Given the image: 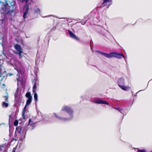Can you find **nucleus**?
<instances>
[{
  "label": "nucleus",
  "mask_w": 152,
  "mask_h": 152,
  "mask_svg": "<svg viewBox=\"0 0 152 152\" xmlns=\"http://www.w3.org/2000/svg\"><path fill=\"white\" fill-rule=\"evenodd\" d=\"M34 93V100H35L36 101H37L38 100V96L36 92Z\"/></svg>",
  "instance_id": "nucleus-19"
},
{
  "label": "nucleus",
  "mask_w": 152,
  "mask_h": 152,
  "mask_svg": "<svg viewBox=\"0 0 152 152\" xmlns=\"http://www.w3.org/2000/svg\"><path fill=\"white\" fill-rule=\"evenodd\" d=\"M28 106L27 105H26V104H25V107H24V108L23 109V110H22V112H26V107Z\"/></svg>",
  "instance_id": "nucleus-24"
},
{
  "label": "nucleus",
  "mask_w": 152,
  "mask_h": 152,
  "mask_svg": "<svg viewBox=\"0 0 152 152\" xmlns=\"http://www.w3.org/2000/svg\"><path fill=\"white\" fill-rule=\"evenodd\" d=\"M151 152H152V151H151Z\"/></svg>",
  "instance_id": "nucleus-35"
},
{
  "label": "nucleus",
  "mask_w": 152,
  "mask_h": 152,
  "mask_svg": "<svg viewBox=\"0 0 152 152\" xmlns=\"http://www.w3.org/2000/svg\"><path fill=\"white\" fill-rule=\"evenodd\" d=\"M85 23H86V22H85V23H84V24H85Z\"/></svg>",
  "instance_id": "nucleus-30"
},
{
  "label": "nucleus",
  "mask_w": 152,
  "mask_h": 152,
  "mask_svg": "<svg viewBox=\"0 0 152 152\" xmlns=\"http://www.w3.org/2000/svg\"><path fill=\"white\" fill-rule=\"evenodd\" d=\"M68 32L70 37L77 41L80 40L79 38L77 37L74 33L70 30H68Z\"/></svg>",
  "instance_id": "nucleus-8"
},
{
  "label": "nucleus",
  "mask_w": 152,
  "mask_h": 152,
  "mask_svg": "<svg viewBox=\"0 0 152 152\" xmlns=\"http://www.w3.org/2000/svg\"><path fill=\"white\" fill-rule=\"evenodd\" d=\"M32 122V121H31V119H30L29 121V124H30V123Z\"/></svg>",
  "instance_id": "nucleus-27"
},
{
  "label": "nucleus",
  "mask_w": 152,
  "mask_h": 152,
  "mask_svg": "<svg viewBox=\"0 0 152 152\" xmlns=\"http://www.w3.org/2000/svg\"><path fill=\"white\" fill-rule=\"evenodd\" d=\"M26 96L28 99H32V97L31 94V93L29 92H27L26 94Z\"/></svg>",
  "instance_id": "nucleus-17"
},
{
  "label": "nucleus",
  "mask_w": 152,
  "mask_h": 152,
  "mask_svg": "<svg viewBox=\"0 0 152 152\" xmlns=\"http://www.w3.org/2000/svg\"><path fill=\"white\" fill-rule=\"evenodd\" d=\"M54 116L57 118L59 120H63L65 121H66L67 120H68L69 119L68 118H63L61 117H60L58 116L57 114L56 113H54Z\"/></svg>",
  "instance_id": "nucleus-12"
},
{
  "label": "nucleus",
  "mask_w": 152,
  "mask_h": 152,
  "mask_svg": "<svg viewBox=\"0 0 152 152\" xmlns=\"http://www.w3.org/2000/svg\"><path fill=\"white\" fill-rule=\"evenodd\" d=\"M113 57L116 58L118 59H121L122 57L125 58L124 55L122 53H118L115 52L110 53L108 58H111Z\"/></svg>",
  "instance_id": "nucleus-3"
},
{
  "label": "nucleus",
  "mask_w": 152,
  "mask_h": 152,
  "mask_svg": "<svg viewBox=\"0 0 152 152\" xmlns=\"http://www.w3.org/2000/svg\"><path fill=\"white\" fill-rule=\"evenodd\" d=\"M112 0H104L102 4V6L100 7H102L105 6H107V8H108L109 6L111 4Z\"/></svg>",
  "instance_id": "nucleus-5"
},
{
  "label": "nucleus",
  "mask_w": 152,
  "mask_h": 152,
  "mask_svg": "<svg viewBox=\"0 0 152 152\" xmlns=\"http://www.w3.org/2000/svg\"><path fill=\"white\" fill-rule=\"evenodd\" d=\"M1 65L0 64V77H2L1 81L4 78H6V77H7V72L4 71L3 72H1Z\"/></svg>",
  "instance_id": "nucleus-6"
},
{
  "label": "nucleus",
  "mask_w": 152,
  "mask_h": 152,
  "mask_svg": "<svg viewBox=\"0 0 152 152\" xmlns=\"http://www.w3.org/2000/svg\"><path fill=\"white\" fill-rule=\"evenodd\" d=\"M27 1H28V0H26V2H27Z\"/></svg>",
  "instance_id": "nucleus-32"
},
{
  "label": "nucleus",
  "mask_w": 152,
  "mask_h": 152,
  "mask_svg": "<svg viewBox=\"0 0 152 152\" xmlns=\"http://www.w3.org/2000/svg\"><path fill=\"white\" fill-rule=\"evenodd\" d=\"M18 124V121L17 120H15L14 123V125L15 126H16Z\"/></svg>",
  "instance_id": "nucleus-23"
},
{
  "label": "nucleus",
  "mask_w": 152,
  "mask_h": 152,
  "mask_svg": "<svg viewBox=\"0 0 152 152\" xmlns=\"http://www.w3.org/2000/svg\"><path fill=\"white\" fill-rule=\"evenodd\" d=\"M68 32L70 37L77 41L80 40L79 38L77 37L74 33L70 30H68Z\"/></svg>",
  "instance_id": "nucleus-9"
},
{
  "label": "nucleus",
  "mask_w": 152,
  "mask_h": 152,
  "mask_svg": "<svg viewBox=\"0 0 152 152\" xmlns=\"http://www.w3.org/2000/svg\"><path fill=\"white\" fill-rule=\"evenodd\" d=\"M14 47L17 51L16 52H15L14 53L18 55L19 58H21L23 57L22 55L23 52V49L20 45L16 44L14 45Z\"/></svg>",
  "instance_id": "nucleus-2"
},
{
  "label": "nucleus",
  "mask_w": 152,
  "mask_h": 152,
  "mask_svg": "<svg viewBox=\"0 0 152 152\" xmlns=\"http://www.w3.org/2000/svg\"><path fill=\"white\" fill-rule=\"evenodd\" d=\"M94 103L98 104H106L107 105H109V103L107 101H103L102 99H97L95 101Z\"/></svg>",
  "instance_id": "nucleus-7"
},
{
  "label": "nucleus",
  "mask_w": 152,
  "mask_h": 152,
  "mask_svg": "<svg viewBox=\"0 0 152 152\" xmlns=\"http://www.w3.org/2000/svg\"><path fill=\"white\" fill-rule=\"evenodd\" d=\"M5 4L2 1H0V5L2 12V13L4 14H11L12 12H15L17 8V3L15 1L12 0L5 1Z\"/></svg>",
  "instance_id": "nucleus-1"
},
{
  "label": "nucleus",
  "mask_w": 152,
  "mask_h": 152,
  "mask_svg": "<svg viewBox=\"0 0 152 152\" xmlns=\"http://www.w3.org/2000/svg\"><path fill=\"white\" fill-rule=\"evenodd\" d=\"M14 140H15V141H17V140H16L15 139Z\"/></svg>",
  "instance_id": "nucleus-29"
},
{
  "label": "nucleus",
  "mask_w": 152,
  "mask_h": 152,
  "mask_svg": "<svg viewBox=\"0 0 152 152\" xmlns=\"http://www.w3.org/2000/svg\"><path fill=\"white\" fill-rule=\"evenodd\" d=\"M17 80H18V79L17 78Z\"/></svg>",
  "instance_id": "nucleus-33"
},
{
  "label": "nucleus",
  "mask_w": 152,
  "mask_h": 152,
  "mask_svg": "<svg viewBox=\"0 0 152 152\" xmlns=\"http://www.w3.org/2000/svg\"><path fill=\"white\" fill-rule=\"evenodd\" d=\"M98 52L101 55L104 56L105 57L108 58L109 54L103 52L101 51H99Z\"/></svg>",
  "instance_id": "nucleus-16"
},
{
  "label": "nucleus",
  "mask_w": 152,
  "mask_h": 152,
  "mask_svg": "<svg viewBox=\"0 0 152 152\" xmlns=\"http://www.w3.org/2000/svg\"><path fill=\"white\" fill-rule=\"evenodd\" d=\"M118 84L120 85H122L124 84V79L122 77H121L118 79Z\"/></svg>",
  "instance_id": "nucleus-15"
},
{
  "label": "nucleus",
  "mask_w": 152,
  "mask_h": 152,
  "mask_svg": "<svg viewBox=\"0 0 152 152\" xmlns=\"http://www.w3.org/2000/svg\"><path fill=\"white\" fill-rule=\"evenodd\" d=\"M61 110L65 111L70 115H72L73 113L72 110L71 108L67 106H64L63 107Z\"/></svg>",
  "instance_id": "nucleus-4"
},
{
  "label": "nucleus",
  "mask_w": 152,
  "mask_h": 152,
  "mask_svg": "<svg viewBox=\"0 0 152 152\" xmlns=\"http://www.w3.org/2000/svg\"><path fill=\"white\" fill-rule=\"evenodd\" d=\"M118 86L122 90L124 91H127L130 88V87H126L124 85H120L119 84H118Z\"/></svg>",
  "instance_id": "nucleus-13"
},
{
  "label": "nucleus",
  "mask_w": 152,
  "mask_h": 152,
  "mask_svg": "<svg viewBox=\"0 0 152 152\" xmlns=\"http://www.w3.org/2000/svg\"><path fill=\"white\" fill-rule=\"evenodd\" d=\"M7 76L8 75L9 76H10L12 75V74L11 73H9V74H7Z\"/></svg>",
  "instance_id": "nucleus-26"
},
{
  "label": "nucleus",
  "mask_w": 152,
  "mask_h": 152,
  "mask_svg": "<svg viewBox=\"0 0 152 152\" xmlns=\"http://www.w3.org/2000/svg\"><path fill=\"white\" fill-rule=\"evenodd\" d=\"M3 86H5V85L4 84H3Z\"/></svg>",
  "instance_id": "nucleus-28"
},
{
  "label": "nucleus",
  "mask_w": 152,
  "mask_h": 152,
  "mask_svg": "<svg viewBox=\"0 0 152 152\" xmlns=\"http://www.w3.org/2000/svg\"><path fill=\"white\" fill-rule=\"evenodd\" d=\"M2 105L3 107H7L8 106L9 104L7 103H6L5 102H3L2 103Z\"/></svg>",
  "instance_id": "nucleus-21"
},
{
  "label": "nucleus",
  "mask_w": 152,
  "mask_h": 152,
  "mask_svg": "<svg viewBox=\"0 0 152 152\" xmlns=\"http://www.w3.org/2000/svg\"><path fill=\"white\" fill-rule=\"evenodd\" d=\"M24 128L22 127L21 126H19L16 128V131H17L18 132L20 133V132L24 133Z\"/></svg>",
  "instance_id": "nucleus-11"
},
{
  "label": "nucleus",
  "mask_w": 152,
  "mask_h": 152,
  "mask_svg": "<svg viewBox=\"0 0 152 152\" xmlns=\"http://www.w3.org/2000/svg\"><path fill=\"white\" fill-rule=\"evenodd\" d=\"M37 80L36 79H34L32 82L33 86L32 88V91L33 92H36V90L37 89Z\"/></svg>",
  "instance_id": "nucleus-10"
},
{
  "label": "nucleus",
  "mask_w": 152,
  "mask_h": 152,
  "mask_svg": "<svg viewBox=\"0 0 152 152\" xmlns=\"http://www.w3.org/2000/svg\"><path fill=\"white\" fill-rule=\"evenodd\" d=\"M14 69H16V68H14Z\"/></svg>",
  "instance_id": "nucleus-31"
},
{
  "label": "nucleus",
  "mask_w": 152,
  "mask_h": 152,
  "mask_svg": "<svg viewBox=\"0 0 152 152\" xmlns=\"http://www.w3.org/2000/svg\"><path fill=\"white\" fill-rule=\"evenodd\" d=\"M25 112H22V116L23 118V119H25Z\"/></svg>",
  "instance_id": "nucleus-22"
},
{
  "label": "nucleus",
  "mask_w": 152,
  "mask_h": 152,
  "mask_svg": "<svg viewBox=\"0 0 152 152\" xmlns=\"http://www.w3.org/2000/svg\"><path fill=\"white\" fill-rule=\"evenodd\" d=\"M29 8L28 6H27L26 7V10L25 12L23 13V17L24 18H26L27 17L26 15L28 13Z\"/></svg>",
  "instance_id": "nucleus-14"
},
{
  "label": "nucleus",
  "mask_w": 152,
  "mask_h": 152,
  "mask_svg": "<svg viewBox=\"0 0 152 152\" xmlns=\"http://www.w3.org/2000/svg\"><path fill=\"white\" fill-rule=\"evenodd\" d=\"M7 95L6 96H3L4 97V100L5 102H8V94L7 93Z\"/></svg>",
  "instance_id": "nucleus-20"
},
{
  "label": "nucleus",
  "mask_w": 152,
  "mask_h": 152,
  "mask_svg": "<svg viewBox=\"0 0 152 152\" xmlns=\"http://www.w3.org/2000/svg\"><path fill=\"white\" fill-rule=\"evenodd\" d=\"M137 152H146V150L145 149L140 150L138 149Z\"/></svg>",
  "instance_id": "nucleus-25"
},
{
  "label": "nucleus",
  "mask_w": 152,
  "mask_h": 152,
  "mask_svg": "<svg viewBox=\"0 0 152 152\" xmlns=\"http://www.w3.org/2000/svg\"><path fill=\"white\" fill-rule=\"evenodd\" d=\"M12 152H15L14 151H13Z\"/></svg>",
  "instance_id": "nucleus-34"
},
{
  "label": "nucleus",
  "mask_w": 152,
  "mask_h": 152,
  "mask_svg": "<svg viewBox=\"0 0 152 152\" xmlns=\"http://www.w3.org/2000/svg\"><path fill=\"white\" fill-rule=\"evenodd\" d=\"M31 101H32V99H30V98L28 99L26 101V105L28 106L31 103Z\"/></svg>",
  "instance_id": "nucleus-18"
}]
</instances>
